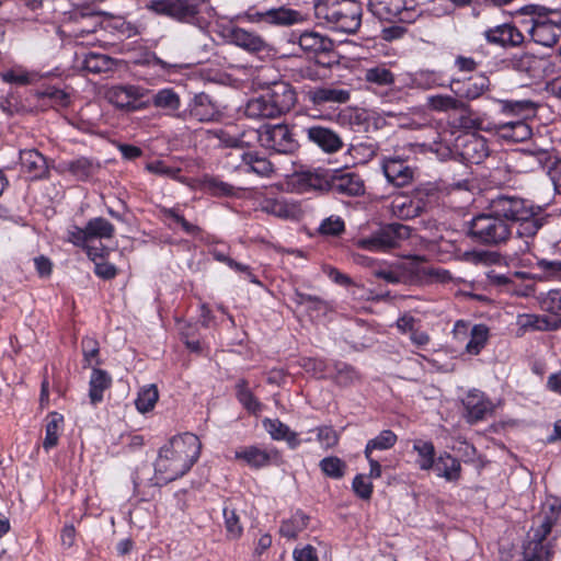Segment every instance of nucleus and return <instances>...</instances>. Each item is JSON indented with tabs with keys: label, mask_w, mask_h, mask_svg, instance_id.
<instances>
[{
	"label": "nucleus",
	"mask_w": 561,
	"mask_h": 561,
	"mask_svg": "<svg viewBox=\"0 0 561 561\" xmlns=\"http://www.w3.org/2000/svg\"><path fill=\"white\" fill-rule=\"evenodd\" d=\"M489 210L508 221L511 227L515 225L517 238L523 241L519 251L530 252L536 234L545 225L540 207L517 195L500 193L490 199Z\"/></svg>",
	"instance_id": "obj_1"
},
{
	"label": "nucleus",
	"mask_w": 561,
	"mask_h": 561,
	"mask_svg": "<svg viewBox=\"0 0 561 561\" xmlns=\"http://www.w3.org/2000/svg\"><path fill=\"white\" fill-rule=\"evenodd\" d=\"M201 448L198 437L192 433L172 437L159 450L154 462L156 478L169 483L183 477L199 458Z\"/></svg>",
	"instance_id": "obj_2"
},
{
	"label": "nucleus",
	"mask_w": 561,
	"mask_h": 561,
	"mask_svg": "<svg viewBox=\"0 0 561 561\" xmlns=\"http://www.w3.org/2000/svg\"><path fill=\"white\" fill-rule=\"evenodd\" d=\"M313 13L320 25L336 32L355 34L362 25L363 8L356 0H318Z\"/></svg>",
	"instance_id": "obj_3"
},
{
	"label": "nucleus",
	"mask_w": 561,
	"mask_h": 561,
	"mask_svg": "<svg viewBox=\"0 0 561 561\" xmlns=\"http://www.w3.org/2000/svg\"><path fill=\"white\" fill-rule=\"evenodd\" d=\"M296 101V92L289 83L274 82L264 94L247 103L244 113L250 118H276L289 112Z\"/></svg>",
	"instance_id": "obj_4"
},
{
	"label": "nucleus",
	"mask_w": 561,
	"mask_h": 561,
	"mask_svg": "<svg viewBox=\"0 0 561 561\" xmlns=\"http://www.w3.org/2000/svg\"><path fill=\"white\" fill-rule=\"evenodd\" d=\"M559 12L557 9L547 8L539 4H527L517 10L518 15L528 16L522 24L527 27L534 43L553 47L561 37V24L548 19L550 14Z\"/></svg>",
	"instance_id": "obj_5"
},
{
	"label": "nucleus",
	"mask_w": 561,
	"mask_h": 561,
	"mask_svg": "<svg viewBox=\"0 0 561 561\" xmlns=\"http://www.w3.org/2000/svg\"><path fill=\"white\" fill-rule=\"evenodd\" d=\"M467 236L474 242L486 247H499L506 243L512 236V227L494 211L474 216L468 224Z\"/></svg>",
	"instance_id": "obj_6"
},
{
	"label": "nucleus",
	"mask_w": 561,
	"mask_h": 561,
	"mask_svg": "<svg viewBox=\"0 0 561 561\" xmlns=\"http://www.w3.org/2000/svg\"><path fill=\"white\" fill-rule=\"evenodd\" d=\"M148 90L137 84H114L106 89L105 99L116 110L134 113L149 107V100H144Z\"/></svg>",
	"instance_id": "obj_7"
},
{
	"label": "nucleus",
	"mask_w": 561,
	"mask_h": 561,
	"mask_svg": "<svg viewBox=\"0 0 561 561\" xmlns=\"http://www.w3.org/2000/svg\"><path fill=\"white\" fill-rule=\"evenodd\" d=\"M411 236V229L409 226L393 222L381 226L379 229L374 231L370 236L362 238L357 241V245L360 249L367 251H387L392 248H397L403 240L409 239Z\"/></svg>",
	"instance_id": "obj_8"
},
{
	"label": "nucleus",
	"mask_w": 561,
	"mask_h": 561,
	"mask_svg": "<svg viewBox=\"0 0 561 561\" xmlns=\"http://www.w3.org/2000/svg\"><path fill=\"white\" fill-rule=\"evenodd\" d=\"M203 0H149L146 8L181 23L194 24Z\"/></svg>",
	"instance_id": "obj_9"
},
{
	"label": "nucleus",
	"mask_w": 561,
	"mask_h": 561,
	"mask_svg": "<svg viewBox=\"0 0 561 561\" xmlns=\"http://www.w3.org/2000/svg\"><path fill=\"white\" fill-rule=\"evenodd\" d=\"M261 146L278 153H293L298 148V141L285 124L265 125L257 130Z\"/></svg>",
	"instance_id": "obj_10"
},
{
	"label": "nucleus",
	"mask_w": 561,
	"mask_h": 561,
	"mask_svg": "<svg viewBox=\"0 0 561 561\" xmlns=\"http://www.w3.org/2000/svg\"><path fill=\"white\" fill-rule=\"evenodd\" d=\"M533 537L546 540L550 534L561 535V504L557 499L542 504L541 511L534 519Z\"/></svg>",
	"instance_id": "obj_11"
},
{
	"label": "nucleus",
	"mask_w": 561,
	"mask_h": 561,
	"mask_svg": "<svg viewBox=\"0 0 561 561\" xmlns=\"http://www.w3.org/2000/svg\"><path fill=\"white\" fill-rule=\"evenodd\" d=\"M368 10L381 21L409 22L411 12L405 0H368Z\"/></svg>",
	"instance_id": "obj_12"
},
{
	"label": "nucleus",
	"mask_w": 561,
	"mask_h": 561,
	"mask_svg": "<svg viewBox=\"0 0 561 561\" xmlns=\"http://www.w3.org/2000/svg\"><path fill=\"white\" fill-rule=\"evenodd\" d=\"M330 192L343 196H360L365 193V182L355 172H334L330 174Z\"/></svg>",
	"instance_id": "obj_13"
},
{
	"label": "nucleus",
	"mask_w": 561,
	"mask_h": 561,
	"mask_svg": "<svg viewBox=\"0 0 561 561\" xmlns=\"http://www.w3.org/2000/svg\"><path fill=\"white\" fill-rule=\"evenodd\" d=\"M483 35L489 44L499 45L504 48L518 47L525 41L523 33L511 23H503L490 27L484 31Z\"/></svg>",
	"instance_id": "obj_14"
},
{
	"label": "nucleus",
	"mask_w": 561,
	"mask_h": 561,
	"mask_svg": "<svg viewBox=\"0 0 561 561\" xmlns=\"http://www.w3.org/2000/svg\"><path fill=\"white\" fill-rule=\"evenodd\" d=\"M382 171L387 181L397 187L410 184L414 178V169L405 160L396 157L383 159Z\"/></svg>",
	"instance_id": "obj_15"
},
{
	"label": "nucleus",
	"mask_w": 561,
	"mask_h": 561,
	"mask_svg": "<svg viewBox=\"0 0 561 561\" xmlns=\"http://www.w3.org/2000/svg\"><path fill=\"white\" fill-rule=\"evenodd\" d=\"M462 404L467 412L466 416L469 423H476L486 417L488 414L493 412L492 402L485 394L477 389L468 391L462 399Z\"/></svg>",
	"instance_id": "obj_16"
},
{
	"label": "nucleus",
	"mask_w": 561,
	"mask_h": 561,
	"mask_svg": "<svg viewBox=\"0 0 561 561\" xmlns=\"http://www.w3.org/2000/svg\"><path fill=\"white\" fill-rule=\"evenodd\" d=\"M100 169L99 162L91 158L79 157L73 160L60 161L55 170L61 174H70L77 181L89 180Z\"/></svg>",
	"instance_id": "obj_17"
},
{
	"label": "nucleus",
	"mask_w": 561,
	"mask_h": 561,
	"mask_svg": "<svg viewBox=\"0 0 561 561\" xmlns=\"http://www.w3.org/2000/svg\"><path fill=\"white\" fill-rule=\"evenodd\" d=\"M21 171L26 173L31 180L47 179L49 167L46 158L36 149L20 151Z\"/></svg>",
	"instance_id": "obj_18"
},
{
	"label": "nucleus",
	"mask_w": 561,
	"mask_h": 561,
	"mask_svg": "<svg viewBox=\"0 0 561 561\" xmlns=\"http://www.w3.org/2000/svg\"><path fill=\"white\" fill-rule=\"evenodd\" d=\"M490 88V80L484 75H476L467 80H453L450 82L451 91L459 98L476 100L480 98Z\"/></svg>",
	"instance_id": "obj_19"
},
{
	"label": "nucleus",
	"mask_w": 561,
	"mask_h": 561,
	"mask_svg": "<svg viewBox=\"0 0 561 561\" xmlns=\"http://www.w3.org/2000/svg\"><path fill=\"white\" fill-rule=\"evenodd\" d=\"M305 131L309 141L317 145L324 152L334 153L343 147L341 137L330 128L314 125L306 128Z\"/></svg>",
	"instance_id": "obj_20"
},
{
	"label": "nucleus",
	"mask_w": 561,
	"mask_h": 561,
	"mask_svg": "<svg viewBox=\"0 0 561 561\" xmlns=\"http://www.w3.org/2000/svg\"><path fill=\"white\" fill-rule=\"evenodd\" d=\"M186 116L198 122H213L220 115L218 106L211 101L210 96L204 92L194 95L188 105Z\"/></svg>",
	"instance_id": "obj_21"
},
{
	"label": "nucleus",
	"mask_w": 561,
	"mask_h": 561,
	"mask_svg": "<svg viewBox=\"0 0 561 561\" xmlns=\"http://www.w3.org/2000/svg\"><path fill=\"white\" fill-rule=\"evenodd\" d=\"M71 20L73 25L72 35L77 39L94 34L102 25L100 14L88 9L76 10L71 14Z\"/></svg>",
	"instance_id": "obj_22"
},
{
	"label": "nucleus",
	"mask_w": 561,
	"mask_h": 561,
	"mask_svg": "<svg viewBox=\"0 0 561 561\" xmlns=\"http://www.w3.org/2000/svg\"><path fill=\"white\" fill-rule=\"evenodd\" d=\"M308 100L317 106L345 104L351 100V91L337 87H319L307 92Z\"/></svg>",
	"instance_id": "obj_23"
},
{
	"label": "nucleus",
	"mask_w": 561,
	"mask_h": 561,
	"mask_svg": "<svg viewBox=\"0 0 561 561\" xmlns=\"http://www.w3.org/2000/svg\"><path fill=\"white\" fill-rule=\"evenodd\" d=\"M507 62L511 69L528 78L537 79L542 76V59L531 53L514 54Z\"/></svg>",
	"instance_id": "obj_24"
},
{
	"label": "nucleus",
	"mask_w": 561,
	"mask_h": 561,
	"mask_svg": "<svg viewBox=\"0 0 561 561\" xmlns=\"http://www.w3.org/2000/svg\"><path fill=\"white\" fill-rule=\"evenodd\" d=\"M458 146L461 148V157L469 163L479 164L489 156L486 140L482 136H467Z\"/></svg>",
	"instance_id": "obj_25"
},
{
	"label": "nucleus",
	"mask_w": 561,
	"mask_h": 561,
	"mask_svg": "<svg viewBox=\"0 0 561 561\" xmlns=\"http://www.w3.org/2000/svg\"><path fill=\"white\" fill-rule=\"evenodd\" d=\"M516 277L545 280L552 277L561 276V261L537 259L536 263L530 264L529 272H516Z\"/></svg>",
	"instance_id": "obj_26"
},
{
	"label": "nucleus",
	"mask_w": 561,
	"mask_h": 561,
	"mask_svg": "<svg viewBox=\"0 0 561 561\" xmlns=\"http://www.w3.org/2000/svg\"><path fill=\"white\" fill-rule=\"evenodd\" d=\"M154 107L163 110L165 114L178 118H186L185 113H180L181 99L180 95L172 88H164L156 92L151 101Z\"/></svg>",
	"instance_id": "obj_27"
},
{
	"label": "nucleus",
	"mask_w": 561,
	"mask_h": 561,
	"mask_svg": "<svg viewBox=\"0 0 561 561\" xmlns=\"http://www.w3.org/2000/svg\"><path fill=\"white\" fill-rule=\"evenodd\" d=\"M229 39L249 53H260L266 48V42L262 36L241 27H232L229 32Z\"/></svg>",
	"instance_id": "obj_28"
},
{
	"label": "nucleus",
	"mask_w": 561,
	"mask_h": 561,
	"mask_svg": "<svg viewBox=\"0 0 561 561\" xmlns=\"http://www.w3.org/2000/svg\"><path fill=\"white\" fill-rule=\"evenodd\" d=\"M299 47L311 54H329L334 50V42L319 33L306 31L301 33L297 39Z\"/></svg>",
	"instance_id": "obj_29"
},
{
	"label": "nucleus",
	"mask_w": 561,
	"mask_h": 561,
	"mask_svg": "<svg viewBox=\"0 0 561 561\" xmlns=\"http://www.w3.org/2000/svg\"><path fill=\"white\" fill-rule=\"evenodd\" d=\"M295 185L301 193L309 191L330 192V174L321 172H300L296 174Z\"/></svg>",
	"instance_id": "obj_30"
},
{
	"label": "nucleus",
	"mask_w": 561,
	"mask_h": 561,
	"mask_svg": "<svg viewBox=\"0 0 561 561\" xmlns=\"http://www.w3.org/2000/svg\"><path fill=\"white\" fill-rule=\"evenodd\" d=\"M458 116L450 122L451 126L460 129H478L484 131H492L491 123L484 122L470 106L463 102V107L457 108Z\"/></svg>",
	"instance_id": "obj_31"
},
{
	"label": "nucleus",
	"mask_w": 561,
	"mask_h": 561,
	"mask_svg": "<svg viewBox=\"0 0 561 561\" xmlns=\"http://www.w3.org/2000/svg\"><path fill=\"white\" fill-rule=\"evenodd\" d=\"M263 426L274 440H285L291 449L300 445L298 434L278 419H265L263 420Z\"/></svg>",
	"instance_id": "obj_32"
},
{
	"label": "nucleus",
	"mask_w": 561,
	"mask_h": 561,
	"mask_svg": "<svg viewBox=\"0 0 561 561\" xmlns=\"http://www.w3.org/2000/svg\"><path fill=\"white\" fill-rule=\"evenodd\" d=\"M112 385L110 374L100 368H92L89 382V398L92 404H96L103 400V392Z\"/></svg>",
	"instance_id": "obj_33"
},
{
	"label": "nucleus",
	"mask_w": 561,
	"mask_h": 561,
	"mask_svg": "<svg viewBox=\"0 0 561 561\" xmlns=\"http://www.w3.org/2000/svg\"><path fill=\"white\" fill-rule=\"evenodd\" d=\"M275 450H265L256 446L244 447L243 449L236 451V458L242 459L250 467L262 468L270 463L273 456H276Z\"/></svg>",
	"instance_id": "obj_34"
},
{
	"label": "nucleus",
	"mask_w": 561,
	"mask_h": 561,
	"mask_svg": "<svg viewBox=\"0 0 561 561\" xmlns=\"http://www.w3.org/2000/svg\"><path fill=\"white\" fill-rule=\"evenodd\" d=\"M262 209L278 218L289 219L296 218L299 214V207L294 202H288L284 198H270L263 203Z\"/></svg>",
	"instance_id": "obj_35"
},
{
	"label": "nucleus",
	"mask_w": 561,
	"mask_h": 561,
	"mask_svg": "<svg viewBox=\"0 0 561 561\" xmlns=\"http://www.w3.org/2000/svg\"><path fill=\"white\" fill-rule=\"evenodd\" d=\"M433 469L438 477L448 481H456L460 477L461 465L457 458L444 453L434 461Z\"/></svg>",
	"instance_id": "obj_36"
},
{
	"label": "nucleus",
	"mask_w": 561,
	"mask_h": 561,
	"mask_svg": "<svg viewBox=\"0 0 561 561\" xmlns=\"http://www.w3.org/2000/svg\"><path fill=\"white\" fill-rule=\"evenodd\" d=\"M301 12L285 5L270 9V23L272 26H291L304 22Z\"/></svg>",
	"instance_id": "obj_37"
},
{
	"label": "nucleus",
	"mask_w": 561,
	"mask_h": 561,
	"mask_svg": "<svg viewBox=\"0 0 561 561\" xmlns=\"http://www.w3.org/2000/svg\"><path fill=\"white\" fill-rule=\"evenodd\" d=\"M242 168L244 172H253L266 178L274 172L273 164L257 152H244L242 154Z\"/></svg>",
	"instance_id": "obj_38"
},
{
	"label": "nucleus",
	"mask_w": 561,
	"mask_h": 561,
	"mask_svg": "<svg viewBox=\"0 0 561 561\" xmlns=\"http://www.w3.org/2000/svg\"><path fill=\"white\" fill-rule=\"evenodd\" d=\"M64 426V416L57 412H51L46 417L45 438L43 448L48 451L56 447L59 440V434Z\"/></svg>",
	"instance_id": "obj_39"
},
{
	"label": "nucleus",
	"mask_w": 561,
	"mask_h": 561,
	"mask_svg": "<svg viewBox=\"0 0 561 561\" xmlns=\"http://www.w3.org/2000/svg\"><path fill=\"white\" fill-rule=\"evenodd\" d=\"M391 210L401 219H411L422 214V204L412 196H398L391 203Z\"/></svg>",
	"instance_id": "obj_40"
},
{
	"label": "nucleus",
	"mask_w": 561,
	"mask_h": 561,
	"mask_svg": "<svg viewBox=\"0 0 561 561\" xmlns=\"http://www.w3.org/2000/svg\"><path fill=\"white\" fill-rule=\"evenodd\" d=\"M236 397L241 405L250 413L257 415L262 409L263 404L257 400V398L252 393L249 389L248 381L245 379H240L236 385Z\"/></svg>",
	"instance_id": "obj_41"
},
{
	"label": "nucleus",
	"mask_w": 561,
	"mask_h": 561,
	"mask_svg": "<svg viewBox=\"0 0 561 561\" xmlns=\"http://www.w3.org/2000/svg\"><path fill=\"white\" fill-rule=\"evenodd\" d=\"M490 331L485 324H474L470 329L469 341L466 344V352L470 355H478L485 347Z\"/></svg>",
	"instance_id": "obj_42"
},
{
	"label": "nucleus",
	"mask_w": 561,
	"mask_h": 561,
	"mask_svg": "<svg viewBox=\"0 0 561 561\" xmlns=\"http://www.w3.org/2000/svg\"><path fill=\"white\" fill-rule=\"evenodd\" d=\"M543 541L533 537L524 548L523 561H550L553 552L550 545H545Z\"/></svg>",
	"instance_id": "obj_43"
},
{
	"label": "nucleus",
	"mask_w": 561,
	"mask_h": 561,
	"mask_svg": "<svg viewBox=\"0 0 561 561\" xmlns=\"http://www.w3.org/2000/svg\"><path fill=\"white\" fill-rule=\"evenodd\" d=\"M309 517L301 511H297L287 520H284L279 527V534L288 539H295L308 525Z\"/></svg>",
	"instance_id": "obj_44"
},
{
	"label": "nucleus",
	"mask_w": 561,
	"mask_h": 561,
	"mask_svg": "<svg viewBox=\"0 0 561 561\" xmlns=\"http://www.w3.org/2000/svg\"><path fill=\"white\" fill-rule=\"evenodd\" d=\"M289 78L296 83H301L305 80L312 82L319 81L322 77L319 71V66L314 62H305L288 69Z\"/></svg>",
	"instance_id": "obj_45"
},
{
	"label": "nucleus",
	"mask_w": 561,
	"mask_h": 561,
	"mask_svg": "<svg viewBox=\"0 0 561 561\" xmlns=\"http://www.w3.org/2000/svg\"><path fill=\"white\" fill-rule=\"evenodd\" d=\"M85 229L89 240L94 238L111 239L115 232L114 226L103 217L90 219L85 225Z\"/></svg>",
	"instance_id": "obj_46"
},
{
	"label": "nucleus",
	"mask_w": 561,
	"mask_h": 561,
	"mask_svg": "<svg viewBox=\"0 0 561 561\" xmlns=\"http://www.w3.org/2000/svg\"><path fill=\"white\" fill-rule=\"evenodd\" d=\"M159 399V391L156 385L151 383L142 387L135 400L136 409L140 413H147L151 411Z\"/></svg>",
	"instance_id": "obj_47"
},
{
	"label": "nucleus",
	"mask_w": 561,
	"mask_h": 561,
	"mask_svg": "<svg viewBox=\"0 0 561 561\" xmlns=\"http://www.w3.org/2000/svg\"><path fill=\"white\" fill-rule=\"evenodd\" d=\"M427 106L435 112H455L463 107V102L451 95L437 94L427 98Z\"/></svg>",
	"instance_id": "obj_48"
},
{
	"label": "nucleus",
	"mask_w": 561,
	"mask_h": 561,
	"mask_svg": "<svg viewBox=\"0 0 561 561\" xmlns=\"http://www.w3.org/2000/svg\"><path fill=\"white\" fill-rule=\"evenodd\" d=\"M365 81L379 87L394 83V75L385 65L375 66L365 70Z\"/></svg>",
	"instance_id": "obj_49"
},
{
	"label": "nucleus",
	"mask_w": 561,
	"mask_h": 561,
	"mask_svg": "<svg viewBox=\"0 0 561 561\" xmlns=\"http://www.w3.org/2000/svg\"><path fill=\"white\" fill-rule=\"evenodd\" d=\"M413 450H415L420 457L417 460L419 468L421 470H430L434 466L435 459V447L432 442H424L417 439L413 444Z\"/></svg>",
	"instance_id": "obj_50"
},
{
	"label": "nucleus",
	"mask_w": 561,
	"mask_h": 561,
	"mask_svg": "<svg viewBox=\"0 0 561 561\" xmlns=\"http://www.w3.org/2000/svg\"><path fill=\"white\" fill-rule=\"evenodd\" d=\"M397 439V435L390 430L380 432L378 436L368 440L365 448V457L369 458V455H371L373 450L390 449L394 446Z\"/></svg>",
	"instance_id": "obj_51"
},
{
	"label": "nucleus",
	"mask_w": 561,
	"mask_h": 561,
	"mask_svg": "<svg viewBox=\"0 0 561 561\" xmlns=\"http://www.w3.org/2000/svg\"><path fill=\"white\" fill-rule=\"evenodd\" d=\"M84 70L91 73H101L111 69L112 59L103 54L89 53L82 62Z\"/></svg>",
	"instance_id": "obj_52"
},
{
	"label": "nucleus",
	"mask_w": 561,
	"mask_h": 561,
	"mask_svg": "<svg viewBox=\"0 0 561 561\" xmlns=\"http://www.w3.org/2000/svg\"><path fill=\"white\" fill-rule=\"evenodd\" d=\"M321 471L331 479H341L345 474L346 463L336 456H329L319 462Z\"/></svg>",
	"instance_id": "obj_53"
},
{
	"label": "nucleus",
	"mask_w": 561,
	"mask_h": 561,
	"mask_svg": "<svg viewBox=\"0 0 561 561\" xmlns=\"http://www.w3.org/2000/svg\"><path fill=\"white\" fill-rule=\"evenodd\" d=\"M438 191L433 186H420L414 190L412 198L422 204V213L435 205L438 201Z\"/></svg>",
	"instance_id": "obj_54"
},
{
	"label": "nucleus",
	"mask_w": 561,
	"mask_h": 561,
	"mask_svg": "<svg viewBox=\"0 0 561 561\" xmlns=\"http://www.w3.org/2000/svg\"><path fill=\"white\" fill-rule=\"evenodd\" d=\"M539 302L542 310L554 316H561V288L542 294Z\"/></svg>",
	"instance_id": "obj_55"
},
{
	"label": "nucleus",
	"mask_w": 561,
	"mask_h": 561,
	"mask_svg": "<svg viewBox=\"0 0 561 561\" xmlns=\"http://www.w3.org/2000/svg\"><path fill=\"white\" fill-rule=\"evenodd\" d=\"M524 157L531 170L550 168L552 160V156L547 149L529 150L524 153Z\"/></svg>",
	"instance_id": "obj_56"
},
{
	"label": "nucleus",
	"mask_w": 561,
	"mask_h": 561,
	"mask_svg": "<svg viewBox=\"0 0 561 561\" xmlns=\"http://www.w3.org/2000/svg\"><path fill=\"white\" fill-rule=\"evenodd\" d=\"M501 110L505 114H524L533 113L536 110V104L530 100H502L500 101Z\"/></svg>",
	"instance_id": "obj_57"
},
{
	"label": "nucleus",
	"mask_w": 561,
	"mask_h": 561,
	"mask_svg": "<svg viewBox=\"0 0 561 561\" xmlns=\"http://www.w3.org/2000/svg\"><path fill=\"white\" fill-rule=\"evenodd\" d=\"M334 380L342 387H347L359 380L358 371L351 365L339 363L335 365Z\"/></svg>",
	"instance_id": "obj_58"
},
{
	"label": "nucleus",
	"mask_w": 561,
	"mask_h": 561,
	"mask_svg": "<svg viewBox=\"0 0 561 561\" xmlns=\"http://www.w3.org/2000/svg\"><path fill=\"white\" fill-rule=\"evenodd\" d=\"M224 517L227 536L230 539H238L243 533V527L240 523V517L237 514L236 510L225 507Z\"/></svg>",
	"instance_id": "obj_59"
},
{
	"label": "nucleus",
	"mask_w": 561,
	"mask_h": 561,
	"mask_svg": "<svg viewBox=\"0 0 561 561\" xmlns=\"http://www.w3.org/2000/svg\"><path fill=\"white\" fill-rule=\"evenodd\" d=\"M294 300L298 305H306L309 310L322 311L328 309V302L319 296L295 290Z\"/></svg>",
	"instance_id": "obj_60"
},
{
	"label": "nucleus",
	"mask_w": 561,
	"mask_h": 561,
	"mask_svg": "<svg viewBox=\"0 0 561 561\" xmlns=\"http://www.w3.org/2000/svg\"><path fill=\"white\" fill-rule=\"evenodd\" d=\"M81 348L85 366H92L93 364L99 365V342L90 336H85L81 341Z\"/></svg>",
	"instance_id": "obj_61"
},
{
	"label": "nucleus",
	"mask_w": 561,
	"mask_h": 561,
	"mask_svg": "<svg viewBox=\"0 0 561 561\" xmlns=\"http://www.w3.org/2000/svg\"><path fill=\"white\" fill-rule=\"evenodd\" d=\"M4 82L16 85H27L32 83L34 76L22 69H10L1 73Z\"/></svg>",
	"instance_id": "obj_62"
},
{
	"label": "nucleus",
	"mask_w": 561,
	"mask_h": 561,
	"mask_svg": "<svg viewBox=\"0 0 561 561\" xmlns=\"http://www.w3.org/2000/svg\"><path fill=\"white\" fill-rule=\"evenodd\" d=\"M344 229L345 225L341 217L330 216L321 222L319 232L325 236H339Z\"/></svg>",
	"instance_id": "obj_63"
},
{
	"label": "nucleus",
	"mask_w": 561,
	"mask_h": 561,
	"mask_svg": "<svg viewBox=\"0 0 561 561\" xmlns=\"http://www.w3.org/2000/svg\"><path fill=\"white\" fill-rule=\"evenodd\" d=\"M353 491L363 500H369L373 493L371 482L363 474H357L352 483Z\"/></svg>",
	"instance_id": "obj_64"
}]
</instances>
